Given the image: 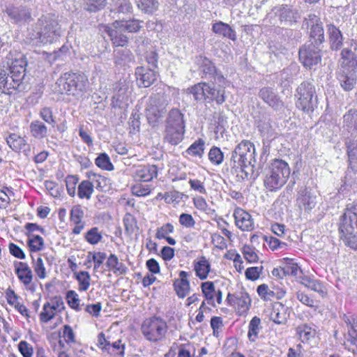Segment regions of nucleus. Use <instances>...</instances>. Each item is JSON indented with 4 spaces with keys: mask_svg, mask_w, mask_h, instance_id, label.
<instances>
[{
    "mask_svg": "<svg viewBox=\"0 0 357 357\" xmlns=\"http://www.w3.org/2000/svg\"><path fill=\"white\" fill-rule=\"evenodd\" d=\"M6 66L0 68V91L10 94V90L25 91L27 84L24 82L26 62L22 59H11L7 58Z\"/></svg>",
    "mask_w": 357,
    "mask_h": 357,
    "instance_id": "nucleus-1",
    "label": "nucleus"
},
{
    "mask_svg": "<svg viewBox=\"0 0 357 357\" xmlns=\"http://www.w3.org/2000/svg\"><path fill=\"white\" fill-rule=\"evenodd\" d=\"M337 79L341 87L346 91H351L357 81V58L355 54L344 48L337 70Z\"/></svg>",
    "mask_w": 357,
    "mask_h": 357,
    "instance_id": "nucleus-2",
    "label": "nucleus"
},
{
    "mask_svg": "<svg viewBox=\"0 0 357 357\" xmlns=\"http://www.w3.org/2000/svg\"><path fill=\"white\" fill-rule=\"evenodd\" d=\"M60 36V27L53 15H43L38 19L30 38L36 45L51 44Z\"/></svg>",
    "mask_w": 357,
    "mask_h": 357,
    "instance_id": "nucleus-3",
    "label": "nucleus"
},
{
    "mask_svg": "<svg viewBox=\"0 0 357 357\" xmlns=\"http://www.w3.org/2000/svg\"><path fill=\"white\" fill-rule=\"evenodd\" d=\"M289 175L288 163L280 159H275L265 169L264 186L269 191H276L286 183Z\"/></svg>",
    "mask_w": 357,
    "mask_h": 357,
    "instance_id": "nucleus-4",
    "label": "nucleus"
},
{
    "mask_svg": "<svg viewBox=\"0 0 357 357\" xmlns=\"http://www.w3.org/2000/svg\"><path fill=\"white\" fill-rule=\"evenodd\" d=\"M87 82L86 77L83 74L66 73L57 80L56 90L61 94L78 99L84 94Z\"/></svg>",
    "mask_w": 357,
    "mask_h": 357,
    "instance_id": "nucleus-5",
    "label": "nucleus"
},
{
    "mask_svg": "<svg viewBox=\"0 0 357 357\" xmlns=\"http://www.w3.org/2000/svg\"><path fill=\"white\" fill-rule=\"evenodd\" d=\"M353 204L347 206L342 215L340 216L338 230L340 238L346 245L357 250V222Z\"/></svg>",
    "mask_w": 357,
    "mask_h": 357,
    "instance_id": "nucleus-6",
    "label": "nucleus"
},
{
    "mask_svg": "<svg viewBox=\"0 0 357 357\" xmlns=\"http://www.w3.org/2000/svg\"><path fill=\"white\" fill-rule=\"evenodd\" d=\"M185 132L183 115L177 109H172L167 119L165 139L169 143L176 145L180 143Z\"/></svg>",
    "mask_w": 357,
    "mask_h": 357,
    "instance_id": "nucleus-7",
    "label": "nucleus"
},
{
    "mask_svg": "<svg viewBox=\"0 0 357 357\" xmlns=\"http://www.w3.org/2000/svg\"><path fill=\"white\" fill-rule=\"evenodd\" d=\"M296 106L304 112H312L317 105L315 87L309 82H302L296 89L295 93Z\"/></svg>",
    "mask_w": 357,
    "mask_h": 357,
    "instance_id": "nucleus-8",
    "label": "nucleus"
},
{
    "mask_svg": "<svg viewBox=\"0 0 357 357\" xmlns=\"http://www.w3.org/2000/svg\"><path fill=\"white\" fill-rule=\"evenodd\" d=\"M167 322L159 317L146 319L142 325V333L149 342H157L162 340L167 332Z\"/></svg>",
    "mask_w": 357,
    "mask_h": 357,
    "instance_id": "nucleus-9",
    "label": "nucleus"
},
{
    "mask_svg": "<svg viewBox=\"0 0 357 357\" xmlns=\"http://www.w3.org/2000/svg\"><path fill=\"white\" fill-rule=\"evenodd\" d=\"M231 160L242 168V171L249 166L253 171L256 162L255 145L250 141L243 140L232 152Z\"/></svg>",
    "mask_w": 357,
    "mask_h": 357,
    "instance_id": "nucleus-10",
    "label": "nucleus"
},
{
    "mask_svg": "<svg viewBox=\"0 0 357 357\" xmlns=\"http://www.w3.org/2000/svg\"><path fill=\"white\" fill-rule=\"evenodd\" d=\"M168 104L169 100L165 93H158L151 96L146 108L149 121L155 123L161 119L167 112Z\"/></svg>",
    "mask_w": 357,
    "mask_h": 357,
    "instance_id": "nucleus-11",
    "label": "nucleus"
},
{
    "mask_svg": "<svg viewBox=\"0 0 357 357\" xmlns=\"http://www.w3.org/2000/svg\"><path fill=\"white\" fill-rule=\"evenodd\" d=\"M320 51L319 46L305 45L299 50V59L305 67L310 69L321 61Z\"/></svg>",
    "mask_w": 357,
    "mask_h": 357,
    "instance_id": "nucleus-12",
    "label": "nucleus"
},
{
    "mask_svg": "<svg viewBox=\"0 0 357 357\" xmlns=\"http://www.w3.org/2000/svg\"><path fill=\"white\" fill-rule=\"evenodd\" d=\"M307 26L310 27V44L319 46L325 40L324 30L320 18L315 14H310L307 18Z\"/></svg>",
    "mask_w": 357,
    "mask_h": 357,
    "instance_id": "nucleus-13",
    "label": "nucleus"
},
{
    "mask_svg": "<svg viewBox=\"0 0 357 357\" xmlns=\"http://www.w3.org/2000/svg\"><path fill=\"white\" fill-rule=\"evenodd\" d=\"M227 300L233 303L237 312L243 315L249 310L251 305V299L248 294L243 290L236 292L235 294H229Z\"/></svg>",
    "mask_w": 357,
    "mask_h": 357,
    "instance_id": "nucleus-14",
    "label": "nucleus"
},
{
    "mask_svg": "<svg viewBox=\"0 0 357 357\" xmlns=\"http://www.w3.org/2000/svg\"><path fill=\"white\" fill-rule=\"evenodd\" d=\"M132 93V88L129 81L120 80L114 89V94L112 97L114 106L121 107L126 102Z\"/></svg>",
    "mask_w": 357,
    "mask_h": 357,
    "instance_id": "nucleus-15",
    "label": "nucleus"
},
{
    "mask_svg": "<svg viewBox=\"0 0 357 357\" xmlns=\"http://www.w3.org/2000/svg\"><path fill=\"white\" fill-rule=\"evenodd\" d=\"M234 217L236 227L243 231H250L255 229L254 220L245 210L237 208L234 210Z\"/></svg>",
    "mask_w": 357,
    "mask_h": 357,
    "instance_id": "nucleus-16",
    "label": "nucleus"
},
{
    "mask_svg": "<svg viewBox=\"0 0 357 357\" xmlns=\"http://www.w3.org/2000/svg\"><path fill=\"white\" fill-rule=\"evenodd\" d=\"M211 83L199 82L187 89L188 94L192 95L196 102H203L209 98Z\"/></svg>",
    "mask_w": 357,
    "mask_h": 357,
    "instance_id": "nucleus-17",
    "label": "nucleus"
},
{
    "mask_svg": "<svg viewBox=\"0 0 357 357\" xmlns=\"http://www.w3.org/2000/svg\"><path fill=\"white\" fill-rule=\"evenodd\" d=\"M15 273L17 275L19 280L26 287H29L32 283L33 275L31 268L26 263L22 261H15L14 263Z\"/></svg>",
    "mask_w": 357,
    "mask_h": 357,
    "instance_id": "nucleus-18",
    "label": "nucleus"
},
{
    "mask_svg": "<svg viewBox=\"0 0 357 357\" xmlns=\"http://www.w3.org/2000/svg\"><path fill=\"white\" fill-rule=\"evenodd\" d=\"M137 82L139 87H149L156 79V74L151 68L137 67L135 70Z\"/></svg>",
    "mask_w": 357,
    "mask_h": 357,
    "instance_id": "nucleus-19",
    "label": "nucleus"
},
{
    "mask_svg": "<svg viewBox=\"0 0 357 357\" xmlns=\"http://www.w3.org/2000/svg\"><path fill=\"white\" fill-rule=\"evenodd\" d=\"M290 310L281 303H275L270 313V319L277 324H284L289 317Z\"/></svg>",
    "mask_w": 357,
    "mask_h": 357,
    "instance_id": "nucleus-20",
    "label": "nucleus"
},
{
    "mask_svg": "<svg viewBox=\"0 0 357 357\" xmlns=\"http://www.w3.org/2000/svg\"><path fill=\"white\" fill-rule=\"evenodd\" d=\"M84 212L79 205L74 206L70 213V222L75 225L73 229V234H79L85 227V222L83 221Z\"/></svg>",
    "mask_w": 357,
    "mask_h": 357,
    "instance_id": "nucleus-21",
    "label": "nucleus"
},
{
    "mask_svg": "<svg viewBox=\"0 0 357 357\" xmlns=\"http://www.w3.org/2000/svg\"><path fill=\"white\" fill-rule=\"evenodd\" d=\"M317 196L307 189L301 190L297 199L301 209L310 211L317 204Z\"/></svg>",
    "mask_w": 357,
    "mask_h": 357,
    "instance_id": "nucleus-22",
    "label": "nucleus"
},
{
    "mask_svg": "<svg viewBox=\"0 0 357 357\" xmlns=\"http://www.w3.org/2000/svg\"><path fill=\"white\" fill-rule=\"evenodd\" d=\"M107 32L114 45L123 47L127 45L128 38L123 33L126 31L116 26L115 21L107 28Z\"/></svg>",
    "mask_w": 357,
    "mask_h": 357,
    "instance_id": "nucleus-23",
    "label": "nucleus"
},
{
    "mask_svg": "<svg viewBox=\"0 0 357 357\" xmlns=\"http://www.w3.org/2000/svg\"><path fill=\"white\" fill-rule=\"evenodd\" d=\"M342 320L347 328L348 341L357 347V317L351 313L344 314Z\"/></svg>",
    "mask_w": 357,
    "mask_h": 357,
    "instance_id": "nucleus-24",
    "label": "nucleus"
},
{
    "mask_svg": "<svg viewBox=\"0 0 357 357\" xmlns=\"http://www.w3.org/2000/svg\"><path fill=\"white\" fill-rule=\"evenodd\" d=\"M188 273L184 271L179 273V279L174 282V287L179 298H185L190 292V286L188 280Z\"/></svg>",
    "mask_w": 357,
    "mask_h": 357,
    "instance_id": "nucleus-25",
    "label": "nucleus"
},
{
    "mask_svg": "<svg viewBox=\"0 0 357 357\" xmlns=\"http://www.w3.org/2000/svg\"><path fill=\"white\" fill-rule=\"evenodd\" d=\"M259 96L265 102L275 109H280L283 106L282 102L271 88H262L259 91Z\"/></svg>",
    "mask_w": 357,
    "mask_h": 357,
    "instance_id": "nucleus-26",
    "label": "nucleus"
},
{
    "mask_svg": "<svg viewBox=\"0 0 357 357\" xmlns=\"http://www.w3.org/2000/svg\"><path fill=\"white\" fill-rule=\"evenodd\" d=\"M158 174V168L155 165H146L139 167L135 172L134 178L137 181L149 182Z\"/></svg>",
    "mask_w": 357,
    "mask_h": 357,
    "instance_id": "nucleus-27",
    "label": "nucleus"
},
{
    "mask_svg": "<svg viewBox=\"0 0 357 357\" xmlns=\"http://www.w3.org/2000/svg\"><path fill=\"white\" fill-rule=\"evenodd\" d=\"M327 33L332 50H337L343 45V37L340 29L332 24L327 25Z\"/></svg>",
    "mask_w": 357,
    "mask_h": 357,
    "instance_id": "nucleus-28",
    "label": "nucleus"
},
{
    "mask_svg": "<svg viewBox=\"0 0 357 357\" xmlns=\"http://www.w3.org/2000/svg\"><path fill=\"white\" fill-rule=\"evenodd\" d=\"M194 270L200 280H205L211 271V264L205 256H201L195 260Z\"/></svg>",
    "mask_w": 357,
    "mask_h": 357,
    "instance_id": "nucleus-29",
    "label": "nucleus"
},
{
    "mask_svg": "<svg viewBox=\"0 0 357 357\" xmlns=\"http://www.w3.org/2000/svg\"><path fill=\"white\" fill-rule=\"evenodd\" d=\"M213 31L222 37L228 38L234 41L236 39L235 31L227 24L218 22L213 24Z\"/></svg>",
    "mask_w": 357,
    "mask_h": 357,
    "instance_id": "nucleus-30",
    "label": "nucleus"
},
{
    "mask_svg": "<svg viewBox=\"0 0 357 357\" xmlns=\"http://www.w3.org/2000/svg\"><path fill=\"white\" fill-rule=\"evenodd\" d=\"M6 13L15 22L26 20L31 16L29 10L24 7H8Z\"/></svg>",
    "mask_w": 357,
    "mask_h": 357,
    "instance_id": "nucleus-31",
    "label": "nucleus"
},
{
    "mask_svg": "<svg viewBox=\"0 0 357 357\" xmlns=\"http://www.w3.org/2000/svg\"><path fill=\"white\" fill-rule=\"evenodd\" d=\"M106 265L109 270L112 271L117 275H125L128 271V268L126 265L119 261L117 256L114 254H111L109 256Z\"/></svg>",
    "mask_w": 357,
    "mask_h": 357,
    "instance_id": "nucleus-32",
    "label": "nucleus"
},
{
    "mask_svg": "<svg viewBox=\"0 0 357 357\" xmlns=\"http://www.w3.org/2000/svg\"><path fill=\"white\" fill-rule=\"evenodd\" d=\"M29 127L31 134L34 138L42 139L47 136V128L43 122L33 121Z\"/></svg>",
    "mask_w": 357,
    "mask_h": 357,
    "instance_id": "nucleus-33",
    "label": "nucleus"
},
{
    "mask_svg": "<svg viewBox=\"0 0 357 357\" xmlns=\"http://www.w3.org/2000/svg\"><path fill=\"white\" fill-rule=\"evenodd\" d=\"M200 70L206 75H213L216 73L214 64L208 59L204 56H198L195 60Z\"/></svg>",
    "mask_w": 357,
    "mask_h": 357,
    "instance_id": "nucleus-34",
    "label": "nucleus"
},
{
    "mask_svg": "<svg viewBox=\"0 0 357 357\" xmlns=\"http://www.w3.org/2000/svg\"><path fill=\"white\" fill-rule=\"evenodd\" d=\"M116 26L118 28L123 29L125 31L128 33L137 32L142 27L140 22L137 20H116Z\"/></svg>",
    "mask_w": 357,
    "mask_h": 357,
    "instance_id": "nucleus-35",
    "label": "nucleus"
},
{
    "mask_svg": "<svg viewBox=\"0 0 357 357\" xmlns=\"http://www.w3.org/2000/svg\"><path fill=\"white\" fill-rule=\"evenodd\" d=\"M6 142L10 149L15 151H20L26 146V140L21 136L12 133L6 138Z\"/></svg>",
    "mask_w": 357,
    "mask_h": 357,
    "instance_id": "nucleus-36",
    "label": "nucleus"
},
{
    "mask_svg": "<svg viewBox=\"0 0 357 357\" xmlns=\"http://www.w3.org/2000/svg\"><path fill=\"white\" fill-rule=\"evenodd\" d=\"M94 185L88 180L82 181L77 188V195L80 199H90L93 193Z\"/></svg>",
    "mask_w": 357,
    "mask_h": 357,
    "instance_id": "nucleus-37",
    "label": "nucleus"
},
{
    "mask_svg": "<svg viewBox=\"0 0 357 357\" xmlns=\"http://www.w3.org/2000/svg\"><path fill=\"white\" fill-rule=\"evenodd\" d=\"M211 89L208 100H214L218 105H221L225 102L226 96L225 88L220 86H216L213 83H211Z\"/></svg>",
    "mask_w": 357,
    "mask_h": 357,
    "instance_id": "nucleus-38",
    "label": "nucleus"
},
{
    "mask_svg": "<svg viewBox=\"0 0 357 357\" xmlns=\"http://www.w3.org/2000/svg\"><path fill=\"white\" fill-rule=\"evenodd\" d=\"M296 332L303 342H307L316 335V329L308 324L298 326Z\"/></svg>",
    "mask_w": 357,
    "mask_h": 357,
    "instance_id": "nucleus-39",
    "label": "nucleus"
},
{
    "mask_svg": "<svg viewBox=\"0 0 357 357\" xmlns=\"http://www.w3.org/2000/svg\"><path fill=\"white\" fill-rule=\"evenodd\" d=\"M205 149V142L199 138L194 142L190 147L185 151V153L193 156L201 158L204 153Z\"/></svg>",
    "mask_w": 357,
    "mask_h": 357,
    "instance_id": "nucleus-40",
    "label": "nucleus"
},
{
    "mask_svg": "<svg viewBox=\"0 0 357 357\" xmlns=\"http://www.w3.org/2000/svg\"><path fill=\"white\" fill-rule=\"evenodd\" d=\"M202 293L208 303L211 305L215 306V295L216 291L215 285L213 282H205L201 285Z\"/></svg>",
    "mask_w": 357,
    "mask_h": 357,
    "instance_id": "nucleus-41",
    "label": "nucleus"
},
{
    "mask_svg": "<svg viewBox=\"0 0 357 357\" xmlns=\"http://www.w3.org/2000/svg\"><path fill=\"white\" fill-rule=\"evenodd\" d=\"M87 261L85 265L87 268L91 267V261L94 262V270H97L100 265L102 264L104 260L106 258V254L102 252H89L86 256Z\"/></svg>",
    "mask_w": 357,
    "mask_h": 357,
    "instance_id": "nucleus-42",
    "label": "nucleus"
},
{
    "mask_svg": "<svg viewBox=\"0 0 357 357\" xmlns=\"http://www.w3.org/2000/svg\"><path fill=\"white\" fill-rule=\"evenodd\" d=\"M139 9L145 13L152 14L158 8L156 0H135Z\"/></svg>",
    "mask_w": 357,
    "mask_h": 357,
    "instance_id": "nucleus-43",
    "label": "nucleus"
},
{
    "mask_svg": "<svg viewBox=\"0 0 357 357\" xmlns=\"http://www.w3.org/2000/svg\"><path fill=\"white\" fill-rule=\"evenodd\" d=\"M58 306V303L56 305H51L50 303H45L43 307V311L40 314V321L42 322L47 323L52 319L56 314Z\"/></svg>",
    "mask_w": 357,
    "mask_h": 357,
    "instance_id": "nucleus-44",
    "label": "nucleus"
},
{
    "mask_svg": "<svg viewBox=\"0 0 357 357\" xmlns=\"http://www.w3.org/2000/svg\"><path fill=\"white\" fill-rule=\"evenodd\" d=\"M298 17V13L288 7H284L280 11V20L286 24H291L296 22Z\"/></svg>",
    "mask_w": 357,
    "mask_h": 357,
    "instance_id": "nucleus-45",
    "label": "nucleus"
},
{
    "mask_svg": "<svg viewBox=\"0 0 357 357\" xmlns=\"http://www.w3.org/2000/svg\"><path fill=\"white\" fill-rule=\"evenodd\" d=\"M76 280L78 282L79 290L86 291L91 284V276L87 271H82L75 273Z\"/></svg>",
    "mask_w": 357,
    "mask_h": 357,
    "instance_id": "nucleus-46",
    "label": "nucleus"
},
{
    "mask_svg": "<svg viewBox=\"0 0 357 357\" xmlns=\"http://www.w3.org/2000/svg\"><path fill=\"white\" fill-rule=\"evenodd\" d=\"M261 320L257 317H254L249 324V330L248 336L250 341L254 342L258 336L261 329Z\"/></svg>",
    "mask_w": 357,
    "mask_h": 357,
    "instance_id": "nucleus-47",
    "label": "nucleus"
},
{
    "mask_svg": "<svg viewBox=\"0 0 357 357\" xmlns=\"http://www.w3.org/2000/svg\"><path fill=\"white\" fill-rule=\"evenodd\" d=\"M27 245L31 252H37L43 249L44 240L39 235L28 234Z\"/></svg>",
    "mask_w": 357,
    "mask_h": 357,
    "instance_id": "nucleus-48",
    "label": "nucleus"
},
{
    "mask_svg": "<svg viewBox=\"0 0 357 357\" xmlns=\"http://www.w3.org/2000/svg\"><path fill=\"white\" fill-rule=\"evenodd\" d=\"M102 238V233L96 227H92L84 234V239L91 245H96L101 241Z\"/></svg>",
    "mask_w": 357,
    "mask_h": 357,
    "instance_id": "nucleus-49",
    "label": "nucleus"
},
{
    "mask_svg": "<svg viewBox=\"0 0 357 357\" xmlns=\"http://www.w3.org/2000/svg\"><path fill=\"white\" fill-rule=\"evenodd\" d=\"M68 305L77 312H79L81 308V301L79 295L73 290H69L66 293V297Z\"/></svg>",
    "mask_w": 357,
    "mask_h": 357,
    "instance_id": "nucleus-50",
    "label": "nucleus"
},
{
    "mask_svg": "<svg viewBox=\"0 0 357 357\" xmlns=\"http://www.w3.org/2000/svg\"><path fill=\"white\" fill-rule=\"evenodd\" d=\"M96 165L100 169L112 171L114 169V166L110 160L109 155L102 153H100L95 160Z\"/></svg>",
    "mask_w": 357,
    "mask_h": 357,
    "instance_id": "nucleus-51",
    "label": "nucleus"
},
{
    "mask_svg": "<svg viewBox=\"0 0 357 357\" xmlns=\"http://www.w3.org/2000/svg\"><path fill=\"white\" fill-rule=\"evenodd\" d=\"M132 60V52L128 49L119 50L115 52V63L123 65Z\"/></svg>",
    "mask_w": 357,
    "mask_h": 357,
    "instance_id": "nucleus-52",
    "label": "nucleus"
},
{
    "mask_svg": "<svg viewBox=\"0 0 357 357\" xmlns=\"http://www.w3.org/2000/svg\"><path fill=\"white\" fill-rule=\"evenodd\" d=\"M208 159L214 165H220L224 159L223 153L220 148L213 146L209 151Z\"/></svg>",
    "mask_w": 357,
    "mask_h": 357,
    "instance_id": "nucleus-53",
    "label": "nucleus"
},
{
    "mask_svg": "<svg viewBox=\"0 0 357 357\" xmlns=\"http://www.w3.org/2000/svg\"><path fill=\"white\" fill-rule=\"evenodd\" d=\"M344 123L349 128L357 130V110L351 109L343 116Z\"/></svg>",
    "mask_w": 357,
    "mask_h": 357,
    "instance_id": "nucleus-54",
    "label": "nucleus"
},
{
    "mask_svg": "<svg viewBox=\"0 0 357 357\" xmlns=\"http://www.w3.org/2000/svg\"><path fill=\"white\" fill-rule=\"evenodd\" d=\"M347 152L349 158V161L351 163L357 161V142L350 139L346 143Z\"/></svg>",
    "mask_w": 357,
    "mask_h": 357,
    "instance_id": "nucleus-55",
    "label": "nucleus"
},
{
    "mask_svg": "<svg viewBox=\"0 0 357 357\" xmlns=\"http://www.w3.org/2000/svg\"><path fill=\"white\" fill-rule=\"evenodd\" d=\"M123 223L126 231L129 234H133L137 228V221L135 217L130 213H127L125 215L123 218Z\"/></svg>",
    "mask_w": 357,
    "mask_h": 357,
    "instance_id": "nucleus-56",
    "label": "nucleus"
},
{
    "mask_svg": "<svg viewBox=\"0 0 357 357\" xmlns=\"http://www.w3.org/2000/svg\"><path fill=\"white\" fill-rule=\"evenodd\" d=\"M107 3V0H88L85 9L89 12H96L103 8Z\"/></svg>",
    "mask_w": 357,
    "mask_h": 357,
    "instance_id": "nucleus-57",
    "label": "nucleus"
},
{
    "mask_svg": "<svg viewBox=\"0 0 357 357\" xmlns=\"http://www.w3.org/2000/svg\"><path fill=\"white\" fill-rule=\"evenodd\" d=\"M174 230V227L172 224L166 223L157 229L155 237L158 239H163L166 238L168 234L173 233Z\"/></svg>",
    "mask_w": 357,
    "mask_h": 357,
    "instance_id": "nucleus-58",
    "label": "nucleus"
},
{
    "mask_svg": "<svg viewBox=\"0 0 357 357\" xmlns=\"http://www.w3.org/2000/svg\"><path fill=\"white\" fill-rule=\"evenodd\" d=\"M132 192L137 197H144L150 194L151 188L149 185L138 183L132 187Z\"/></svg>",
    "mask_w": 357,
    "mask_h": 357,
    "instance_id": "nucleus-59",
    "label": "nucleus"
},
{
    "mask_svg": "<svg viewBox=\"0 0 357 357\" xmlns=\"http://www.w3.org/2000/svg\"><path fill=\"white\" fill-rule=\"evenodd\" d=\"M263 266H253L246 269L245 272L248 280L255 281L257 280L262 273Z\"/></svg>",
    "mask_w": 357,
    "mask_h": 357,
    "instance_id": "nucleus-60",
    "label": "nucleus"
},
{
    "mask_svg": "<svg viewBox=\"0 0 357 357\" xmlns=\"http://www.w3.org/2000/svg\"><path fill=\"white\" fill-rule=\"evenodd\" d=\"M242 252L245 259L250 263L256 262L258 260V256L255 249L250 245H244Z\"/></svg>",
    "mask_w": 357,
    "mask_h": 357,
    "instance_id": "nucleus-61",
    "label": "nucleus"
},
{
    "mask_svg": "<svg viewBox=\"0 0 357 357\" xmlns=\"http://www.w3.org/2000/svg\"><path fill=\"white\" fill-rule=\"evenodd\" d=\"M77 176H68L66 179V188L68 193L71 197H74L76 192V184L78 182Z\"/></svg>",
    "mask_w": 357,
    "mask_h": 357,
    "instance_id": "nucleus-62",
    "label": "nucleus"
},
{
    "mask_svg": "<svg viewBox=\"0 0 357 357\" xmlns=\"http://www.w3.org/2000/svg\"><path fill=\"white\" fill-rule=\"evenodd\" d=\"M86 177L91 180V182L94 183L96 185L97 188H102V184H105L107 178L99 174H97L91 171L86 173Z\"/></svg>",
    "mask_w": 357,
    "mask_h": 357,
    "instance_id": "nucleus-63",
    "label": "nucleus"
},
{
    "mask_svg": "<svg viewBox=\"0 0 357 357\" xmlns=\"http://www.w3.org/2000/svg\"><path fill=\"white\" fill-rule=\"evenodd\" d=\"M18 349L23 357H32L33 356V347L24 340L20 342L18 344Z\"/></svg>",
    "mask_w": 357,
    "mask_h": 357,
    "instance_id": "nucleus-64",
    "label": "nucleus"
}]
</instances>
